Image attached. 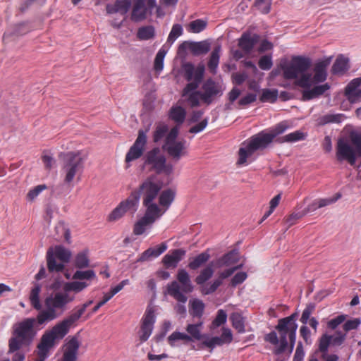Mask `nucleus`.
<instances>
[{
    "mask_svg": "<svg viewBox=\"0 0 361 361\" xmlns=\"http://www.w3.org/2000/svg\"><path fill=\"white\" fill-rule=\"evenodd\" d=\"M84 160L79 152H69L66 154L63 160L62 171L65 174L64 183L54 187L51 194L56 197L66 196L70 192V187L66 184H70L78 173L82 171Z\"/></svg>",
    "mask_w": 361,
    "mask_h": 361,
    "instance_id": "obj_1",
    "label": "nucleus"
},
{
    "mask_svg": "<svg viewBox=\"0 0 361 361\" xmlns=\"http://www.w3.org/2000/svg\"><path fill=\"white\" fill-rule=\"evenodd\" d=\"M177 280L181 284V287L176 281H173L168 284L167 291L169 295L179 302L174 307L176 312L182 317H185L187 313L185 303L187 302L188 297L183 292L185 293H191L193 290V286L188 273L183 269L178 271Z\"/></svg>",
    "mask_w": 361,
    "mask_h": 361,
    "instance_id": "obj_2",
    "label": "nucleus"
},
{
    "mask_svg": "<svg viewBox=\"0 0 361 361\" xmlns=\"http://www.w3.org/2000/svg\"><path fill=\"white\" fill-rule=\"evenodd\" d=\"M35 324V318H27L14 326V336L8 341V353H15L22 347L31 344L36 335L34 329Z\"/></svg>",
    "mask_w": 361,
    "mask_h": 361,
    "instance_id": "obj_3",
    "label": "nucleus"
},
{
    "mask_svg": "<svg viewBox=\"0 0 361 361\" xmlns=\"http://www.w3.org/2000/svg\"><path fill=\"white\" fill-rule=\"evenodd\" d=\"M349 137L352 145L343 138L338 139L336 157L338 161L345 160L351 166H354L357 158L361 157V133L352 131Z\"/></svg>",
    "mask_w": 361,
    "mask_h": 361,
    "instance_id": "obj_4",
    "label": "nucleus"
},
{
    "mask_svg": "<svg viewBox=\"0 0 361 361\" xmlns=\"http://www.w3.org/2000/svg\"><path fill=\"white\" fill-rule=\"evenodd\" d=\"M71 328V326L64 319L53 326L51 330L45 331L37 345L38 355L47 357L50 349L56 345L57 341L66 336Z\"/></svg>",
    "mask_w": 361,
    "mask_h": 361,
    "instance_id": "obj_5",
    "label": "nucleus"
},
{
    "mask_svg": "<svg viewBox=\"0 0 361 361\" xmlns=\"http://www.w3.org/2000/svg\"><path fill=\"white\" fill-rule=\"evenodd\" d=\"M143 166H149V171L157 174L163 173L167 176L173 172V166L166 162V157L161 153L159 147H154L148 151L143 157Z\"/></svg>",
    "mask_w": 361,
    "mask_h": 361,
    "instance_id": "obj_6",
    "label": "nucleus"
},
{
    "mask_svg": "<svg viewBox=\"0 0 361 361\" xmlns=\"http://www.w3.org/2000/svg\"><path fill=\"white\" fill-rule=\"evenodd\" d=\"M179 128L175 126L167 134L162 145V149L167 153L169 157L175 162L178 161L181 157L188 154L186 141L177 140Z\"/></svg>",
    "mask_w": 361,
    "mask_h": 361,
    "instance_id": "obj_7",
    "label": "nucleus"
},
{
    "mask_svg": "<svg viewBox=\"0 0 361 361\" xmlns=\"http://www.w3.org/2000/svg\"><path fill=\"white\" fill-rule=\"evenodd\" d=\"M274 136L269 133L261 132L251 137L247 147H240L238 151L239 159L237 164L243 165L246 163L247 158L251 156L255 151L267 148L272 142Z\"/></svg>",
    "mask_w": 361,
    "mask_h": 361,
    "instance_id": "obj_8",
    "label": "nucleus"
},
{
    "mask_svg": "<svg viewBox=\"0 0 361 361\" xmlns=\"http://www.w3.org/2000/svg\"><path fill=\"white\" fill-rule=\"evenodd\" d=\"M312 66V60L302 56H293L288 63L280 64L283 71V76L286 80L296 79L298 76L306 72Z\"/></svg>",
    "mask_w": 361,
    "mask_h": 361,
    "instance_id": "obj_9",
    "label": "nucleus"
},
{
    "mask_svg": "<svg viewBox=\"0 0 361 361\" xmlns=\"http://www.w3.org/2000/svg\"><path fill=\"white\" fill-rule=\"evenodd\" d=\"M183 76L185 79L190 82L186 85L183 91V96L185 97L191 92H193L198 87L202 82L204 73V65H199L196 69L191 63L183 64Z\"/></svg>",
    "mask_w": 361,
    "mask_h": 361,
    "instance_id": "obj_10",
    "label": "nucleus"
},
{
    "mask_svg": "<svg viewBox=\"0 0 361 361\" xmlns=\"http://www.w3.org/2000/svg\"><path fill=\"white\" fill-rule=\"evenodd\" d=\"M297 317L298 314L293 313L288 317L279 319L278 324L276 326L275 329L279 333L280 338L279 340L280 345L274 351L276 355L283 353L287 348L288 344L287 336L289 337L290 332V328L292 326V323H296L295 319Z\"/></svg>",
    "mask_w": 361,
    "mask_h": 361,
    "instance_id": "obj_11",
    "label": "nucleus"
},
{
    "mask_svg": "<svg viewBox=\"0 0 361 361\" xmlns=\"http://www.w3.org/2000/svg\"><path fill=\"white\" fill-rule=\"evenodd\" d=\"M156 176L151 175L148 176L134 191L139 192V198L141 194L143 195L142 202H154L159 195L162 188V184L155 181Z\"/></svg>",
    "mask_w": 361,
    "mask_h": 361,
    "instance_id": "obj_12",
    "label": "nucleus"
},
{
    "mask_svg": "<svg viewBox=\"0 0 361 361\" xmlns=\"http://www.w3.org/2000/svg\"><path fill=\"white\" fill-rule=\"evenodd\" d=\"M157 7L156 0H135L130 15V20L139 23L145 20L151 15L153 9Z\"/></svg>",
    "mask_w": 361,
    "mask_h": 361,
    "instance_id": "obj_13",
    "label": "nucleus"
},
{
    "mask_svg": "<svg viewBox=\"0 0 361 361\" xmlns=\"http://www.w3.org/2000/svg\"><path fill=\"white\" fill-rule=\"evenodd\" d=\"M211 48V44L207 40L200 42L184 41L178 48V54L180 57L185 58L187 51H190L193 56L206 54Z\"/></svg>",
    "mask_w": 361,
    "mask_h": 361,
    "instance_id": "obj_14",
    "label": "nucleus"
},
{
    "mask_svg": "<svg viewBox=\"0 0 361 361\" xmlns=\"http://www.w3.org/2000/svg\"><path fill=\"white\" fill-rule=\"evenodd\" d=\"M156 317L153 307L148 306L142 319L140 329L138 332L140 343L145 342L151 336Z\"/></svg>",
    "mask_w": 361,
    "mask_h": 361,
    "instance_id": "obj_15",
    "label": "nucleus"
},
{
    "mask_svg": "<svg viewBox=\"0 0 361 361\" xmlns=\"http://www.w3.org/2000/svg\"><path fill=\"white\" fill-rule=\"evenodd\" d=\"M146 144V134L143 130H140L137 137L126 155L125 161L130 163L140 158L143 155Z\"/></svg>",
    "mask_w": 361,
    "mask_h": 361,
    "instance_id": "obj_16",
    "label": "nucleus"
},
{
    "mask_svg": "<svg viewBox=\"0 0 361 361\" xmlns=\"http://www.w3.org/2000/svg\"><path fill=\"white\" fill-rule=\"evenodd\" d=\"M202 90L203 92H201L200 94V99L207 105L212 103L215 97L222 94L220 87L211 79L207 80L203 84Z\"/></svg>",
    "mask_w": 361,
    "mask_h": 361,
    "instance_id": "obj_17",
    "label": "nucleus"
},
{
    "mask_svg": "<svg viewBox=\"0 0 361 361\" xmlns=\"http://www.w3.org/2000/svg\"><path fill=\"white\" fill-rule=\"evenodd\" d=\"M259 40V36L258 35L245 32L242 34L238 39V47L245 54H249Z\"/></svg>",
    "mask_w": 361,
    "mask_h": 361,
    "instance_id": "obj_18",
    "label": "nucleus"
},
{
    "mask_svg": "<svg viewBox=\"0 0 361 361\" xmlns=\"http://www.w3.org/2000/svg\"><path fill=\"white\" fill-rule=\"evenodd\" d=\"M142 204L145 207V212L142 217L152 224L165 213V211H163V209L154 202H147V204H146L145 202H142Z\"/></svg>",
    "mask_w": 361,
    "mask_h": 361,
    "instance_id": "obj_19",
    "label": "nucleus"
},
{
    "mask_svg": "<svg viewBox=\"0 0 361 361\" xmlns=\"http://www.w3.org/2000/svg\"><path fill=\"white\" fill-rule=\"evenodd\" d=\"M331 57L326 58L316 62L314 67L313 80L315 82H323L327 78V67L330 65Z\"/></svg>",
    "mask_w": 361,
    "mask_h": 361,
    "instance_id": "obj_20",
    "label": "nucleus"
},
{
    "mask_svg": "<svg viewBox=\"0 0 361 361\" xmlns=\"http://www.w3.org/2000/svg\"><path fill=\"white\" fill-rule=\"evenodd\" d=\"M80 342L76 336H73L67 343L63 355V361H77V355L80 348Z\"/></svg>",
    "mask_w": 361,
    "mask_h": 361,
    "instance_id": "obj_21",
    "label": "nucleus"
},
{
    "mask_svg": "<svg viewBox=\"0 0 361 361\" xmlns=\"http://www.w3.org/2000/svg\"><path fill=\"white\" fill-rule=\"evenodd\" d=\"M185 255L184 250H173L170 254H167L163 257L162 262L166 268H175Z\"/></svg>",
    "mask_w": 361,
    "mask_h": 361,
    "instance_id": "obj_22",
    "label": "nucleus"
},
{
    "mask_svg": "<svg viewBox=\"0 0 361 361\" xmlns=\"http://www.w3.org/2000/svg\"><path fill=\"white\" fill-rule=\"evenodd\" d=\"M45 305L47 307L52 309L56 312V310H61L62 312L66 306L63 294L62 293H56L54 296L47 298Z\"/></svg>",
    "mask_w": 361,
    "mask_h": 361,
    "instance_id": "obj_23",
    "label": "nucleus"
},
{
    "mask_svg": "<svg viewBox=\"0 0 361 361\" xmlns=\"http://www.w3.org/2000/svg\"><path fill=\"white\" fill-rule=\"evenodd\" d=\"M139 192L132 191L129 197L123 201L120 202L122 207L126 210V212H130L134 214L138 208L139 204Z\"/></svg>",
    "mask_w": 361,
    "mask_h": 361,
    "instance_id": "obj_24",
    "label": "nucleus"
},
{
    "mask_svg": "<svg viewBox=\"0 0 361 361\" xmlns=\"http://www.w3.org/2000/svg\"><path fill=\"white\" fill-rule=\"evenodd\" d=\"M176 191L173 188H167L161 192L159 196V204L166 211L175 200Z\"/></svg>",
    "mask_w": 361,
    "mask_h": 361,
    "instance_id": "obj_25",
    "label": "nucleus"
},
{
    "mask_svg": "<svg viewBox=\"0 0 361 361\" xmlns=\"http://www.w3.org/2000/svg\"><path fill=\"white\" fill-rule=\"evenodd\" d=\"M330 89V85L325 83L317 85L311 90H305L302 92V100L308 101L322 95L326 91Z\"/></svg>",
    "mask_w": 361,
    "mask_h": 361,
    "instance_id": "obj_26",
    "label": "nucleus"
},
{
    "mask_svg": "<svg viewBox=\"0 0 361 361\" xmlns=\"http://www.w3.org/2000/svg\"><path fill=\"white\" fill-rule=\"evenodd\" d=\"M210 257L211 255L207 250L194 257H190L188 267L191 270H197L205 264Z\"/></svg>",
    "mask_w": 361,
    "mask_h": 361,
    "instance_id": "obj_27",
    "label": "nucleus"
},
{
    "mask_svg": "<svg viewBox=\"0 0 361 361\" xmlns=\"http://www.w3.org/2000/svg\"><path fill=\"white\" fill-rule=\"evenodd\" d=\"M167 249L166 243H162L157 247H149L143 252L137 259V262H145L150 257H157Z\"/></svg>",
    "mask_w": 361,
    "mask_h": 361,
    "instance_id": "obj_28",
    "label": "nucleus"
},
{
    "mask_svg": "<svg viewBox=\"0 0 361 361\" xmlns=\"http://www.w3.org/2000/svg\"><path fill=\"white\" fill-rule=\"evenodd\" d=\"M238 257L239 255L238 250H233L218 259L216 260V265L217 267L231 266L238 262Z\"/></svg>",
    "mask_w": 361,
    "mask_h": 361,
    "instance_id": "obj_29",
    "label": "nucleus"
},
{
    "mask_svg": "<svg viewBox=\"0 0 361 361\" xmlns=\"http://www.w3.org/2000/svg\"><path fill=\"white\" fill-rule=\"evenodd\" d=\"M204 303L202 300L195 298L189 301V313L192 317L200 319L204 311Z\"/></svg>",
    "mask_w": 361,
    "mask_h": 361,
    "instance_id": "obj_30",
    "label": "nucleus"
},
{
    "mask_svg": "<svg viewBox=\"0 0 361 361\" xmlns=\"http://www.w3.org/2000/svg\"><path fill=\"white\" fill-rule=\"evenodd\" d=\"M56 257L54 254L53 249L49 248L47 252V268L49 272H61L65 268L63 263L56 262Z\"/></svg>",
    "mask_w": 361,
    "mask_h": 361,
    "instance_id": "obj_31",
    "label": "nucleus"
},
{
    "mask_svg": "<svg viewBox=\"0 0 361 361\" xmlns=\"http://www.w3.org/2000/svg\"><path fill=\"white\" fill-rule=\"evenodd\" d=\"M185 116V110L180 106H172L170 109L169 118L178 125L184 122Z\"/></svg>",
    "mask_w": 361,
    "mask_h": 361,
    "instance_id": "obj_32",
    "label": "nucleus"
},
{
    "mask_svg": "<svg viewBox=\"0 0 361 361\" xmlns=\"http://www.w3.org/2000/svg\"><path fill=\"white\" fill-rule=\"evenodd\" d=\"M213 274V262H211L201 270L200 274L195 278V282L197 285H203L206 281L212 278Z\"/></svg>",
    "mask_w": 361,
    "mask_h": 361,
    "instance_id": "obj_33",
    "label": "nucleus"
},
{
    "mask_svg": "<svg viewBox=\"0 0 361 361\" xmlns=\"http://www.w3.org/2000/svg\"><path fill=\"white\" fill-rule=\"evenodd\" d=\"M58 317L59 314L55 310L47 307L46 310H44L38 314L37 318L35 319V322H37L39 325H42L45 322L54 320Z\"/></svg>",
    "mask_w": 361,
    "mask_h": 361,
    "instance_id": "obj_34",
    "label": "nucleus"
},
{
    "mask_svg": "<svg viewBox=\"0 0 361 361\" xmlns=\"http://www.w3.org/2000/svg\"><path fill=\"white\" fill-rule=\"evenodd\" d=\"M348 69V59L338 56L333 64L331 72L335 75L344 73Z\"/></svg>",
    "mask_w": 361,
    "mask_h": 361,
    "instance_id": "obj_35",
    "label": "nucleus"
},
{
    "mask_svg": "<svg viewBox=\"0 0 361 361\" xmlns=\"http://www.w3.org/2000/svg\"><path fill=\"white\" fill-rule=\"evenodd\" d=\"M230 320L232 326L239 333L243 334L245 331V321L243 316L238 312H233L230 315Z\"/></svg>",
    "mask_w": 361,
    "mask_h": 361,
    "instance_id": "obj_36",
    "label": "nucleus"
},
{
    "mask_svg": "<svg viewBox=\"0 0 361 361\" xmlns=\"http://www.w3.org/2000/svg\"><path fill=\"white\" fill-rule=\"evenodd\" d=\"M89 284L84 281H72L65 283L63 290L66 293L73 291L75 293H80L86 288Z\"/></svg>",
    "mask_w": 361,
    "mask_h": 361,
    "instance_id": "obj_37",
    "label": "nucleus"
},
{
    "mask_svg": "<svg viewBox=\"0 0 361 361\" xmlns=\"http://www.w3.org/2000/svg\"><path fill=\"white\" fill-rule=\"evenodd\" d=\"M221 46H216L212 51L209 62L208 68L212 73H215L219 63Z\"/></svg>",
    "mask_w": 361,
    "mask_h": 361,
    "instance_id": "obj_38",
    "label": "nucleus"
},
{
    "mask_svg": "<svg viewBox=\"0 0 361 361\" xmlns=\"http://www.w3.org/2000/svg\"><path fill=\"white\" fill-rule=\"evenodd\" d=\"M93 303V300H89L82 305L81 307L78 309L75 312L72 313L71 315L65 318L68 324L72 326L75 322H76L81 316L84 314L86 309Z\"/></svg>",
    "mask_w": 361,
    "mask_h": 361,
    "instance_id": "obj_39",
    "label": "nucleus"
},
{
    "mask_svg": "<svg viewBox=\"0 0 361 361\" xmlns=\"http://www.w3.org/2000/svg\"><path fill=\"white\" fill-rule=\"evenodd\" d=\"M54 254L62 263H67L69 262L71 252L61 245H57L53 250Z\"/></svg>",
    "mask_w": 361,
    "mask_h": 361,
    "instance_id": "obj_40",
    "label": "nucleus"
},
{
    "mask_svg": "<svg viewBox=\"0 0 361 361\" xmlns=\"http://www.w3.org/2000/svg\"><path fill=\"white\" fill-rule=\"evenodd\" d=\"M155 30L152 25L143 26L138 29L137 37L141 40H148L154 37Z\"/></svg>",
    "mask_w": 361,
    "mask_h": 361,
    "instance_id": "obj_41",
    "label": "nucleus"
},
{
    "mask_svg": "<svg viewBox=\"0 0 361 361\" xmlns=\"http://www.w3.org/2000/svg\"><path fill=\"white\" fill-rule=\"evenodd\" d=\"M169 127L166 124L159 123L157 126L154 133H153V141L154 142H159L164 137H166L169 133Z\"/></svg>",
    "mask_w": 361,
    "mask_h": 361,
    "instance_id": "obj_42",
    "label": "nucleus"
},
{
    "mask_svg": "<svg viewBox=\"0 0 361 361\" xmlns=\"http://www.w3.org/2000/svg\"><path fill=\"white\" fill-rule=\"evenodd\" d=\"M41 290V286L39 283H35L34 288L32 289L30 296L31 305L37 310H40L42 306L39 302V293Z\"/></svg>",
    "mask_w": 361,
    "mask_h": 361,
    "instance_id": "obj_43",
    "label": "nucleus"
},
{
    "mask_svg": "<svg viewBox=\"0 0 361 361\" xmlns=\"http://www.w3.org/2000/svg\"><path fill=\"white\" fill-rule=\"evenodd\" d=\"M152 224V223L142 217L134 224L133 233L136 235H140L145 232L147 226H151Z\"/></svg>",
    "mask_w": 361,
    "mask_h": 361,
    "instance_id": "obj_44",
    "label": "nucleus"
},
{
    "mask_svg": "<svg viewBox=\"0 0 361 361\" xmlns=\"http://www.w3.org/2000/svg\"><path fill=\"white\" fill-rule=\"evenodd\" d=\"M75 266L78 269H84L89 267L90 259L86 252H79L75 259Z\"/></svg>",
    "mask_w": 361,
    "mask_h": 361,
    "instance_id": "obj_45",
    "label": "nucleus"
},
{
    "mask_svg": "<svg viewBox=\"0 0 361 361\" xmlns=\"http://www.w3.org/2000/svg\"><path fill=\"white\" fill-rule=\"evenodd\" d=\"M202 322H200L196 324H188L186 327L187 332L190 334L191 338L200 341L203 337L200 334V328L202 326Z\"/></svg>",
    "mask_w": 361,
    "mask_h": 361,
    "instance_id": "obj_46",
    "label": "nucleus"
},
{
    "mask_svg": "<svg viewBox=\"0 0 361 361\" xmlns=\"http://www.w3.org/2000/svg\"><path fill=\"white\" fill-rule=\"evenodd\" d=\"M336 201L337 198L320 199L308 205V210L310 212H314L319 208L324 207L330 204L334 203Z\"/></svg>",
    "mask_w": 361,
    "mask_h": 361,
    "instance_id": "obj_47",
    "label": "nucleus"
},
{
    "mask_svg": "<svg viewBox=\"0 0 361 361\" xmlns=\"http://www.w3.org/2000/svg\"><path fill=\"white\" fill-rule=\"evenodd\" d=\"M343 115L341 114H326L319 118V124L321 126L326 125L330 123H340Z\"/></svg>",
    "mask_w": 361,
    "mask_h": 361,
    "instance_id": "obj_48",
    "label": "nucleus"
},
{
    "mask_svg": "<svg viewBox=\"0 0 361 361\" xmlns=\"http://www.w3.org/2000/svg\"><path fill=\"white\" fill-rule=\"evenodd\" d=\"M305 137V134L300 131L296 130L293 133H289L282 137L280 138L281 142H293L299 140H304Z\"/></svg>",
    "mask_w": 361,
    "mask_h": 361,
    "instance_id": "obj_49",
    "label": "nucleus"
},
{
    "mask_svg": "<svg viewBox=\"0 0 361 361\" xmlns=\"http://www.w3.org/2000/svg\"><path fill=\"white\" fill-rule=\"evenodd\" d=\"M179 340H183L188 342L191 341L192 338L189 335L178 331H175L172 333L168 338V341L170 345L172 347L175 345L174 342Z\"/></svg>",
    "mask_w": 361,
    "mask_h": 361,
    "instance_id": "obj_50",
    "label": "nucleus"
},
{
    "mask_svg": "<svg viewBox=\"0 0 361 361\" xmlns=\"http://www.w3.org/2000/svg\"><path fill=\"white\" fill-rule=\"evenodd\" d=\"M331 336L326 334H323L319 340V351L323 353H327L328 348L331 345Z\"/></svg>",
    "mask_w": 361,
    "mask_h": 361,
    "instance_id": "obj_51",
    "label": "nucleus"
},
{
    "mask_svg": "<svg viewBox=\"0 0 361 361\" xmlns=\"http://www.w3.org/2000/svg\"><path fill=\"white\" fill-rule=\"evenodd\" d=\"M207 21L202 19L195 20L189 24L190 30L193 33H199L207 27Z\"/></svg>",
    "mask_w": 361,
    "mask_h": 361,
    "instance_id": "obj_52",
    "label": "nucleus"
},
{
    "mask_svg": "<svg viewBox=\"0 0 361 361\" xmlns=\"http://www.w3.org/2000/svg\"><path fill=\"white\" fill-rule=\"evenodd\" d=\"M96 274L95 272L92 270H86V271H76L73 276V279L74 280H82V279H95Z\"/></svg>",
    "mask_w": 361,
    "mask_h": 361,
    "instance_id": "obj_53",
    "label": "nucleus"
},
{
    "mask_svg": "<svg viewBox=\"0 0 361 361\" xmlns=\"http://www.w3.org/2000/svg\"><path fill=\"white\" fill-rule=\"evenodd\" d=\"M345 95L348 100L352 104L361 102V89L356 88L348 92V88H345Z\"/></svg>",
    "mask_w": 361,
    "mask_h": 361,
    "instance_id": "obj_54",
    "label": "nucleus"
},
{
    "mask_svg": "<svg viewBox=\"0 0 361 361\" xmlns=\"http://www.w3.org/2000/svg\"><path fill=\"white\" fill-rule=\"evenodd\" d=\"M115 4L118 13L121 15H126L128 12L132 2L130 0H116Z\"/></svg>",
    "mask_w": 361,
    "mask_h": 361,
    "instance_id": "obj_55",
    "label": "nucleus"
},
{
    "mask_svg": "<svg viewBox=\"0 0 361 361\" xmlns=\"http://www.w3.org/2000/svg\"><path fill=\"white\" fill-rule=\"evenodd\" d=\"M165 55H166V51L164 49H160L157 52V54L155 56L154 62V68L156 71L159 72V71H162V69L164 68V59Z\"/></svg>",
    "mask_w": 361,
    "mask_h": 361,
    "instance_id": "obj_56",
    "label": "nucleus"
},
{
    "mask_svg": "<svg viewBox=\"0 0 361 361\" xmlns=\"http://www.w3.org/2000/svg\"><path fill=\"white\" fill-rule=\"evenodd\" d=\"M310 211L308 210V207L304 210L300 212H293L287 219L286 222L288 224V226H290L296 222L297 220L302 218L305 215H306Z\"/></svg>",
    "mask_w": 361,
    "mask_h": 361,
    "instance_id": "obj_57",
    "label": "nucleus"
},
{
    "mask_svg": "<svg viewBox=\"0 0 361 361\" xmlns=\"http://www.w3.org/2000/svg\"><path fill=\"white\" fill-rule=\"evenodd\" d=\"M300 75V78L296 81L297 85L303 88H310L312 85V75L305 72Z\"/></svg>",
    "mask_w": 361,
    "mask_h": 361,
    "instance_id": "obj_58",
    "label": "nucleus"
},
{
    "mask_svg": "<svg viewBox=\"0 0 361 361\" xmlns=\"http://www.w3.org/2000/svg\"><path fill=\"white\" fill-rule=\"evenodd\" d=\"M126 213V210H124L119 203V204L108 216V221H116L123 217Z\"/></svg>",
    "mask_w": 361,
    "mask_h": 361,
    "instance_id": "obj_59",
    "label": "nucleus"
},
{
    "mask_svg": "<svg viewBox=\"0 0 361 361\" xmlns=\"http://www.w3.org/2000/svg\"><path fill=\"white\" fill-rule=\"evenodd\" d=\"M255 6L264 14H267L271 10V0H256Z\"/></svg>",
    "mask_w": 361,
    "mask_h": 361,
    "instance_id": "obj_60",
    "label": "nucleus"
},
{
    "mask_svg": "<svg viewBox=\"0 0 361 361\" xmlns=\"http://www.w3.org/2000/svg\"><path fill=\"white\" fill-rule=\"evenodd\" d=\"M278 92L276 90H271L269 89H266L263 90V92L259 98L260 101L262 102H275L277 99Z\"/></svg>",
    "mask_w": 361,
    "mask_h": 361,
    "instance_id": "obj_61",
    "label": "nucleus"
},
{
    "mask_svg": "<svg viewBox=\"0 0 361 361\" xmlns=\"http://www.w3.org/2000/svg\"><path fill=\"white\" fill-rule=\"evenodd\" d=\"M183 34V28L180 24L173 25L168 37V42L173 43L179 36Z\"/></svg>",
    "mask_w": 361,
    "mask_h": 361,
    "instance_id": "obj_62",
    "label": "nucleus"
},
{
    "mask_svg": "<svg viewBox=\"0 0 361 361\" xmlns=\"http://www.w3.org/2000/svg\"><path fill=\"white\" fill-rule=\"evenodd\" d=\"M47 188L45 184L38 185L34 188L31 189L27 194V199L29 201H33L41 192Z\"/></svg>",
    "mask_w": 361,
    "mask_h": 361,
    "instance_id": "obj_63",
    "label": "nucleus"
},
{
    "mask_svg": "<svg viewBox=\"0 0 361 361\" xmlns=\"http://www.w3.org/2000/svg\"><path fill=\"white\" fill-rule=\"evenodd\" d=\"M259 67L264 71L271 69L273 66L271 56L269 55H264L262 56L258 62Z\"/></svg>",
    "mask_w": 361,
    "mask_h": 361,
    "instance_id": "obj_64",
    "label": "nucleus"
}]
</instances>
